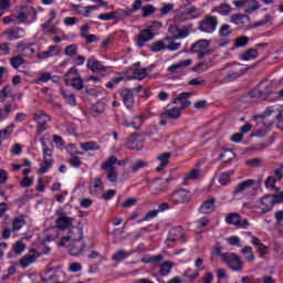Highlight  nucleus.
Returning a JSON list of instances; mask_svg holds the SVG:
<instances>
[{
    "label": "nucleus",
    "mask_w": 283,
    "mask_h": 283,
    "mask_svg": "<svg viewBox=\"0 0 283 283\" xmlns=\"http://www.w3.org/2000/svg\"><path fill=\"white\" fill-rule=\"evenodd\" d=\"M283 105L276 104L268 106L263 114L254 115L253 119L263 127H272L276 123L277 129H283Z\"/></svg>",
    "instance_id": "obj_1"
},
{
    "label": "nucleus",
    "mask_w": 283,
    "mask_h": 283,
    "mask_svg": "<svg viewBox=\"0 0 283 283\" xmlns=\"http://www.w3.org/2000/svg\"><path fill=\"white\" fill-rule=\"evenodd\" d=\"M56 213L60 217L55 221V227L48 230V240H56L59 238V230L72 233V229H74V218L66 217L63 211H57Z\"/></svg>",
    "instance_id": "obj_2"
},
{
    "label": "nucleus",
    "mask_w": 283,
    "mask_h": 283,
    "mask_svg": "<svg viewBox=\"0 0 283 283\" xmlns=\"http://www.w3.org/2000/svg\"><path fill=\"white\" fill-rule=\"evenodd\" d=\"M8 96H10V85H6L0 90V103L4 105L3 108H0V120H6L12 112L19 109V105L6 101Z\"/></svg>",
    "instance_id": "obj_3"
},
{
    "label": "nucleus",
    "mask_w": 283,
    "mask_h": 283,
    "mask_svg": "<svg viewBox=\"0 0 283 283\" xmlns=\"http://www.w3.org/2000/svg\"><path fill=\"white\" fill-rule=\"evenodd\" d=\"M271 82L269 80L262 81L255 88L249 92L250 98H260L261 101H269L271 103Z\"/></svg>",
    "instance_id": "obj_4"
},
{
    "label": "nucleus",
    "mask_w": 283,
    "mask_h": 283,
    "mask_svg": "<svg viewBox=\"0 0 283 283\" xmlns=\"http://www.w3.org/2000/svg\"><path fill=\"white\" fill-rule=\"evenodd\" d=\"M168 201L170 205H189L191 192L184 188H177L169 195Z\"/></svg>",
    "instance_id": "obj_5"
},
{
    "label": "nucleus",
    "mask_w": 283,
    "mask_h": 283,
    "mask_svg": "<svg viewBox=\"0 0 283 283\" xmlns=\"http://www.w3.org/2000/svg\"><path fill=\"white\" fill-rule=\"evenodd\" d=\"M222 262L228 266V269L237 273H240L244 269L242 259L233 252H226V254H223Z\"/></svg>",
    "instance_id": "obj_6"
},
{
    "label": "nucleus",
    "mask_w": 283,
    "mask_h": 283,
    "mask_svg": "<svg viewBox=\"0 0 283 283\" xmlns=\"http://www.w3.org/2000/svg\"><path fill=\"white\" fill-rule=\"evenodd\" d=\"M198 30L205 34H213L218 30V18L216 15H206L198 23Z\"/></svg>",
    "instance_id": "obj_7"
},
{
    "label": "nucleus",
    "mask_w": 283,
    "mask_h": 283,
    "mask_svg": "<svg viewBox=\"0 0 283 283\" xmlns=\"http://www.w3.org/2000/svg\"><path fill=\"white\" fill-rule=\"evenodd\" d=\"M116 156H111L106 161L102 163L101 169L106 171V177L109 182H116L118 180V170H116Z\"/></svg>",
    "instance_id": "obj_8"
},
{
    "label": "nucleus",
    "mask_w": 283,
    "mask_h": 283,
    "mask_svg": "<svg viewBox=\"0 0 283 283\" xmlns=\"http://www.w3.org/2000/svg\"><path fill=\"white\" fill-rule=\"evenodd\" d=\"M200 10L191 3H187L179 8L178 18L181 21H189L191 19H198L200 17Z\"/></svg>",
    "instance_id": "obj_9"
},
{
    "label": "nucleus",
    "mask_w": 283,
    "mask_h": 283,
    "mask_svg": "<svg viewBox=\"0 0 283 283\" xmlns=\"http://www.w3.org/2000/svg\"><path fill=\"white\" fill-rule=\"evenodd\" d=\"M155 36L156 33H154L151 29H144L135 36V45H137V48H145L146 43L154 41Z\"/></svg>",
    "instance_id": "obj_10"
},
{
    "label": "nucleus",
    "mask_w": 283,
    "mask_h": 283,
    "mask_svg": "<svg viewBox=\"0 0 283 283\" xmlns=\"http://www.w3.org/2000/svg\"><path fill=\"white\" fill-rule=\"evenodd\" d=\"M85 252V242H83V231H80V238L73 239L72 243L69 245V253L73 258L81 255Z\"/></svg>",
    "instance_id": "obj_11"
},
{
    "label": "nucleus",
    "mask_w": 283,
    "mask_h": 283,
    "mask_svg": "<svg viewBox=\"0 0 283 283\" xmlns=\"http://www.w3.org/2000/svg\"><path fill=\"white\" fill-rule=\"evenodd\" d=\"M227 224H232L233 227H238L239 229H248L249 228V220L242 219V216L237 212H231L226 218Z\"/></svg>",
    "instance_id": "obj_12"
},
{
    "label": "nucleus",
    "mask_w": 283,
    "mask_h": 283,
    "mask_svg": "<svg viewBox=\"0 0 283 283\" xmlns=\"http://www.w3.org/2000/svg\"><path fill=\"white\" fill-rule=\"evenodd\" d=\"M191 52L197 54L198 59H205L209 54V41L199 40L191 46Z\"/></svg>",
    "instance_id": "obj_13"
},
{
    "label": "nucleus",
    "mask_w": 283,
    "mask_h": 283,
    "mask_svg": "<svg viewBox=\"0 0 283 283\" xmlns=\"http://www.w3.org/2000/svg\"><path fill=\"white\" fill-rule=\"evenodd\" d=\"M119 96L127 109L134 108V91L132 88H120Z\"/></svg>",
    "instance_id": "obj_14"
},
{
    "label": "nucleus",
    "mask_w": 283,
    "mask_h": 283,
    "mask_svg": "<svg viewBox=\"0 0 283 283\" xmlns=\"http://www.w3.org/2000/svg\"><path fill=\"white\" fill-rule=\"evenodd\" d=\"M191 97V93L189 92H184L180 93L174 101H172V105H179L178 108L180 109V112H182V109H187V107H191V102H189V98Z\"/></svg>",
    "instance_id": "obj_15"
},
{
    "label": "nucleus",
    "mask_w": 283,
    "mask_h": 283,
    "mask_svg": "<svg viewBox=\"0 0 283 283\" xmlns=\"http://www.w3.org/2000/svg\"><path fill=\"white\" fill-rule=\"evenodd\" d=\"M230 21L243 30H249L251 28V21L247 14H232Z\"/></svg>",
    "instance_id": "obj_16"
},
{
    "label": "nucleus",
    "mask_w": 283,
    "mask_h": 283,
    "mask_svg": "<svg viewBox=\"0 0 283 283\" xmlns=\"http://www.w3.org/2000/svg\"><path fill=\"white\" fill-rule=\"evenodd\" d=\"M70 8H72V10L76 12V14H80L81 17H85V18L90 17V14L94 12V10H98V6L83 7L82 4H74V3H71Z\"/></svg>",
    "instance_id": "obj_17"
},
{
    "label": "nucleus",
    "mask_w": 283,
    "mask_h": 283,
    "mask_svg": "<svg viewBox=\"0 0 283 283\" xmlns=\"http://www.w3.org/2000/svg\"><path fill=\"white\" fill-rule=\"evenodd\" d=\"M33 120H35V123L39 125L41 132H45V124L50 123V120H52V117L45 114L44 111H36L33 114Z\"/></svg>",
    "instance_id": "obj_18"
},
{
    "label": "nucleus",
    "mask_w": 283,
    "mask_h": 283,
    "mask_svg": "<svg viewBox=\"0 0 283 283\" xmlns=\"http://www.w3.org/2000/svg\"><path fill=\"white\" fill-rule=\"evenodd\" d=\"M275 207V199L271 195H265L261 198L260 209L263 214L269 213Z\"/></svg>",
    "instance_id": "obj_19"
},
{
    "label": "nucleus",
    "mask_w": 283,
    "mask_h": 283,
    "mask_svg": "<svg viewBox=\"0 0 283 283\" xmlns=\"http://www.w3.org/2000/svg\"><path fill=\"white\" fill-rule=\"evenodd\" d=\"M138 133H134L132 136L127 138L126 147L128 149H135L136 151H140L143 149V140L139 139Z\"/></svg>",
    "instance_id": "obj_20"
},
{
    "label": "nucleus",
    "mask_w": 283,
    "mask_h": 283,
    "mask_svg": "<svg viewBox=\"0 0 283 283\" xmlns=\"http://www.w3.org/2000/svg\"><path fill=\"white\" fill-rule=\"evenodd\" d=\"M36 258H39V252L36 250L31 249L29 254H25L21 260H20V265L22 269H28L31 264H34L36 262Z\"/></svg>",
    "instance_id": "obj_21"
},
{
    "label": "nucleus",
    "mask_w": 283,
    "mask_h": 283,
    "mask_svg": "<svg viewBox=\"0 0 283 283\" xmlns=\"http://www.w3.org/2000/svg\"><path fill=\"white\" fill-rule=\"evenodd\" d=\"M182 115V111L178 106L167 108L160 114V118H168V120H178Z\"/></svg>",
    "instance_id": "obj_22"
},
{
    "label": "nucleus",
    "mask_w": 283,
    "mask_h": 283,
    "mask_svg": "<svg viewBox=\"0 0 283 283\" xmlns=\"http://www.w3.org/2000/svg\"><path fill=\"white\" fill-rule=\"evenodd\" d=\"M216 211V198L210 197L199 207V213H213Z\"/></svg>",
    "instance_id": "obj_23"
},
{
    "label": "nucleus",
    "mask_w": 283,
    "mask_h": 283,
    "mask_svg": "<svg viewBox=\"0 0 283 283\" xmlns=\"http://www.w3.org/2000/svg\"><path fill=\"white\" fill-rule=\"evenodd\" d=\"M103 180L101 178H95L93 181L90 184V193L91 196H103Z\"/></svg>",
    "instance_id": "obj_24"
},
{
    "label": "nucleus",
    "mask_w": 283,
    "mask_h": 283,
    "mask_svg": "<svg viewBox=\"0 0 283 283\" xmlns=\"http://www.w3.org/2000/svg\"><path fill=\"white\" fill-rule=\"evenodd\" d=\"M167 240L168 242H177V240H180L181 242H186L185 232H182V227L172 228L169 231V235Z\"/></svg>",
    "instance_id": "obj_25"
},
{
    "label": "nucleus",
    "mask_w": 283,
    "mask_h": 283,
    "mask_svg": "<svg viewBox=\"0 0 283 283\" xmlns=\"http://www.w3.org/2000/svg\"><path fill=\"white\" fill-rule=\"evenodd\" d=\"M133 76L128 77L129 80L134 78L135 81H143L147 78V69L140 67V62L134 64Z\"/></svg>",
    "instance_id": "obj_26"
},
{
    "label": "nucleus",
    "mask_w": 283,
    "mask_h": 283,
    "mask_svg": "<svg viewBox=\"0 0 283 283\" xmlns=\"http://www.w3.org/2000/svg\"><path fill=\"white\" fill-rule=\"evenodd\" d=\"M28 224V221H25V214L17 216L12 219V227L11 231L12 233H17V231H21L22 228Z\"/></svg>",
    "instance_id": "obj_27"
},
{
    "label": "nucleus",
    "mask_w": 283,
    "mask_h": 283,
    "mask_svg": "<svg viewBox=\"0 0 283 283\" xmlns=\"http://www.w3.org/2000/svg\"><path fill=\"white\" fill-rule=\"evenodd\" d=\"M86 67H87V70H91V72H105V70H106L105 65H103V62H101L94 57H90L87 60Z\"/></svg>",
    "instance_id": "obj_28"
},
{
    "label": "nucleus",
    "mask_w": 283,
    "mask_h": 283,
    "mask_svg": "<svg viewBox=\"0 0 283 283\" xmlns=\"http://www.w3.org/2000/svg\"><path fill=\"white\" fill-rule=\"evenodd\" d=\"M146 136H148L150 140H154V143H160V140H163V134L158 130V126H149L146 129Z\"/></svg>",
    "instance_id": "obj_29"
},
{
    "label": "nucleus",
    "mask_w": 283,
    "mask_h": 283,
    "mask_svg": "<svg viewBox=\"0 0 283 283\" xmlns=\"http://www.w3.org/2000/svg\"><path fill=\"white\" fill-rule=\"evenodd\" d=\"M191 63H193V61L191 59L179 61V62L170 65L168 67V72H170L171 74H176V72H178V70L189 67V65H191Z\"/></svg>",
    "instance_id": "obj_30"
},
{
    "label": "nucleus",
    "mask_w": 283,
    "mask_h": 283,
    "mask_svg": "<svg viewBox=\"0 0 283 283\" xmlns=\"http://www.w3.org/2000/svg\"><path fill=\"white\" fill-rule=\"evenodd\" d=\"M169 158H171V153H161L157 156V160H159V167L156 168V171L160 172L163 169L169 165Z\"/></svg>",
    "instance_id": "obj_31"
},
{
    "label": "nucleus",
    "mask_w": 283,
    "mask_h": 283,
    "mask_svg": "<svg viewBox=\"0 0 283 283\" xmlns=\"http://www.w3.org/2000/svg\"><path fill=\"white\" fill-rule=\"evenodd\" d=\"M231 10V4L223 2L220 6L212 8L211 12H217V14H221V17H229Z\"/></svg>",
    "instance_id": "obj_32"
},
{
    "label": "nucleus",
    "mask_w": 283,
    "mask_h": 283,
    "mask_svg": "<svg viewBox=\"0 0 283 283\" xmlns=\"http://www.w3.org/2000/svg\"><path fill=\"white\" fill-rule=\"evenodd\" d=\"M245 72H247V70H244V69H239V70L229 72L224 76V83H231L233 81H238V78H240V76H244Z\"/></svg>",
    "instance_id": "obj_33"
},
{
    "label": "nucleus",
    "mask_w": 283,
    "mask_h": 283,
    "mask_svg": "<svg viewBox=\"0 0 283 283\" xmlns=\"http://www.w3.org/2000/svg\"><path fill=\"white\" fill-rule=\"evenodd\" d=\"M254 185V179H248L245 181H242L234 188V193H244V191H248V189H251V187H253Z\"/></svg>",
    "instance_id": "obj_34"
},
{
    "label": "nucleus",
    "mask_w": 283,
    "mask_h": 283,
    "mask_svg": "<svg viewBox=\"0 0 283 283\" xmlns=\"http://www.w3.org/2000/svg\"><path fill=\"white\" fill-rule=\"evenodd\" d=\"M41 280L44 283H61V281H59L57 274H55V272L52 270L44 272V274L41 276Z\"/></svg>",
    "instance_id": "obj_35"
},
{
    "label": "nucleus",
    "mask_w": 283,
    "mask_h": 283,
    "mask_svg": "<svg viewBox=\"0 0 283 283\" xmlns=\"http://www.w3.org/2000/svg\"><path fill=\"white\" fill-rule=\"evenodd\" d=\"M260 8H262V6L260 4V2H258V0H247L243 10L244 12H247V14H251L255 12V10H260Z\"/></svg>",
    "instance_id": "obj_36"
},
{
    "label": "nucleus",
    "mask_w": 283,
    "mask_h": 283,
    "mask_svg": "<svg viewBox=\"0 0 283 283\" xmlns=\"http://www.w3.org/2000/svg\"><path fill=\"white\" fill-rule=\"evenodd\" d=\"M115 14V19H117L118 21H123V19H127V17H132V14H134V11H132V9L126 8V9H117L116 11H114Z\"/></svg>",
    "instance_id": "obj_37"
},
{
    "label": "nucleus",
    "mask_w": 283,
    "mask_h": 283,
    "mask_svg": "<svg viewBox=\"0 0 283 283\" xmlns=\"http://www.w3.org/2000/svg\"><path fill=\"white\" fill-rule=\"evenodd\" d=\"M239 59L241 61H251L253 59H258V49H250L248 51H244L239 55Z\"/></svg>",
    "instance_id": "obj_38"
},
{
    "label": "nucleus",
    "mask_w": 283,
    "mask_h": 283,
    "mask_svg": "<svg viewBox=\"0 0 283 283\" xmlns=\"http://www.w3.org/2000/svg\"><path fill=\"white\" fill-rule=\"evenodd\" d=\"M25 31L22 28L11 29L8 31L9 41H14L17 39H23Z\"/></svg>",
    "instance_id": "obj_39"
},
{
    "label": "nucleus",
    "mask_w": 283,
    "mask_h": 283,
    "mask_svg": "<svg viewBox=\"0 0 283 283\" xmlns=\"http://www.w3.org/2000/svg\"><path fill=\"white\" fill-rule=\"evenodd\" d=\"M80 147L83 149V151H98L101 149V146H98V144L95 142L81 143Z\"/></svg>",
    "instance_id": "obj_40"
},
{
    "label": "nucleus",
    "mask_w": 283,
    "mask_h": 283,
    "mask_svg": "<svg viewBox=\"0 0 283 283\" xmlns=\"http://www.w3.org/2000/svg\"><path fill=\"white\" fill-rule=\"evenodd\" d=\"M10 65L13 70H19L22 65H25V59L21 57V55L13 56L9 60Z\"/></svg>",
    "instance_id": "obj_41"
},
{
    "label": "nucleus",
    "mask_w": 283,
    "mask_h": 283,
    "mask_svg": "<svg viewBox=\"0 0 283 283\" xmlns=\"http://www.w3.org/2000/svg\"><path fill=\"white\" fill-rule=\"evenodd\" d=\"M61 94L63 98L66 101L67 105H71V107H76V95L74 93L61 91Z\"/></svg>",
    "instance_id": "obj_42"
},
{
    "label": "nucleus",
    "mask_w": 283,
    "mask_h": 283,
    "mask_svg": "<svg viewBox=\"0 0 283 283\" xmlns=\"http://www.w3.org/2000/svg\"><path fill=\"white\" fill-rule=\"evenodd\" d=\"M150 191L154 196H159V193H165V191H167V187L165 185H158L157 181H153L150 184Z\"/></svg>",
    "instance_id": "obj_43"
},
{
    "label": "nucleus",
    "mask_w": 283,
    "mask_h": 283,
    "mask_svg": "<svg viewBox=\"0 0 283 283\" xmlns=\"http://www.w3.org/2000/svg\"><path fill=\"white\" fill-rule=\"evenodd\" d=\"M105 112V104L97 102L96 104L92 105L91 107V114L92 116L98 117L101 114Z\"/></svg>",
    "instance_id": "obj_44"
},
{
    "label": "nucleus",
    "mask_w": 283,
    "mask_h": 283,
    "mask_svg": "<svg viewBox=\"0 0 283 283\" xmlns=\"http://www.w3.org/2000/svg\"><path fill=\"white\" fill-rule=\"evenodd\" d=\"M174 269V263L171 261H166L159 266V273L163 276L169 275Z\"/></svg>",
    "instance_id": "obj_45"
},
{
    "label": "nucleus",
    "mask_w": 283,
    "mask_h": 283,
    "mask_svg": "<svg viewBox=\"0 0 283 283\" xmlns=\"http://www.w3.org/2000/svg\"><path fill=\"white\" fill-rule=\"evenodd\" d=\"M146 167H149V161L137 160L133 164L130 169H132L133 174H138V171H140V169H146Z\"/></svg>",
    "instance_id": "obj_46"
},
{
    "label": "nucleus",
    "mask_w": 283,
    "mask_h": 283,
    "mask_svg": "<svg viewBox=\"0 0 283 283\" xmlns=\"http://www.w3.org/2000/svg\"><path fill=\"white\" fill-rule=\"evenodd\" d=\"M182 276H184V277H187V279L190 281V283H193V282H196V280H198V277H200V272H198V271H195V272H193V270L187 269V270L182 273Z\"/></svg>",
    "instance_id": "obj_47"
},
{
    "label": "nucleus",
    "mask_w": 283,
    "mask_h": 283,
    "mask_svg": "<svg viewBox=\"0 0 283 283\" xmlns=\"http://www.w3.org/2000/svg\"><path fill=\"white\" fill-rule=\"evenodd\" d=\"M165 256L163 254H157L154 256L142 259L143 264H158V262H163Z\"/></svg>",
    "instance_id": "obj_48"
},
{
    "label": "nucleus",
    "mask_w": 283,
    "mask_h": 283,
    "mask_svg": "<svg viewBox=\"0 0 283 283\" xmlns=\"http://www.w3.org/2000/svg\"><path fill=\"white\" fill-rule=\"evenodd\" d=\"M156 13V7L154 4H147L142 8V18L147 19V17H151V14Z\"/></svg>",
    "instance_id": "obj_49"
},
{
    "label": "nucleus",
    "mask_w": 283,
    "mask_h": 283,
    "mask_svg": "<svg viewBox=\"0 0 283 283\" xmlns=\"http://www.w3.org/2000/svg\"><path fill=\"white\" fill-rule=\"evenodd\" d=\"M241 253L245 255L248 262H253L255 260V255L253 254V248H251L250 245L243 247Z\"/></svg>",
    "instance_id": "obj_50"
},
{
    "label": "nucleus",
    "mask_w": 283,
    "mask_h": 283,
    "mask_svg": "<svg viewBox=\"0 0 283 283\" xmlns=\"http://www.w3.org/2000/svg\"><path fill=\"white\" fill-rule=\"evenodd\" d=\"M125 258H129V253H127L125 250H118L112 255V260L114 262H123Z\"/></svg>",
    "instance_id": "obj_51"
},
{
    "label": "nucleus",
    "mask_w": 283,
    "mask_h": 283,
    "mask_svg": "<svg viewBox=\"0 0 283 283\" xmlns=\"http://www.w3.org/2000/svg\"><path fill=\"white\" fill-rule=\"evenodd\" d=\"M52 163H54L52 158H44V163L41 164L38 174L40 175L48 174L50 167H52Z\"/></svg>",
    "instance_id": "obj_52"
},
{
    "label": "nucleus",
    "mask_w": 283,
    "mask_h": 283,
    "mask_svg": "<svg viewBox=\"0 0 283 283\" xmlns=\"http://www.w3.org/2000/svg\"><path fill=\"white\" fill-rule=\"evenodd\" d=\"M163 50H167V45L163 40H159L150 45V52H163Z\"/></svg>",
    "instance_id": "obj_53"
},
{
    "label": "nucleus",
    "mask_w": 283,
    "mask_h": 283,
    "mask_svg": "<svg viewBox=\"0 0 283 283\" xmlns=\"http://www.w3.org/2000/svg\"><path fill=\"white\" fill-rule=\"evenodd\" d=\"M12 251L15 253V255H21V253L25 251V243H23V241H17L12 245Z\"/></svg>",
    "instance_id": "obj_54"
},
{
    "label": "nucleus",
    "mask_w": 283,
    "mask_h": 283,
    "mask_svg": "<svg viewBox=\"0 0 283 283\" xmlns=\"http://www.w3.org/2000/svg\"><path fill=\"white\" fill-rule=\"evenodd\" d=\"M200 169H192L190 172L186 174L184 180H198L200 178Z\"/></svg>",
    "instance_id": "obj_55"
},
{
    "label": "nucleus",
    "mask_w": 283,
    "mask_h": 283,
    "mask_svg": "<svg viewBox=\"0 0 283 283\" xmlns=\"http://www.w3.org/2000/svg\"><path fill=\"white\" fill-rule=\"evenodd\" d=\"M77 52H78V45L76 44L67 45L64 50V54L66 56H76Z\"/></svg>",
    "instance_id": "obj_56"
},
{
    "label": "nucleus",
    "mask_w": 283,
    "mask_h": 283,
    "mask_svg": "<svg viewBox=\"0 0 283 283\" xmlns=\"http://www.w3.org/2000/svg\"><path fill=\"white\" fill-rule=\"evenodd\" d=\"M219 184H221L223 187H227L231 182V174L229 172H222L219 175L218 179Z\"/></svg>",
    "instance_id": "obj_57"
},
{
    "label": "nucleus",
    "mask_w": 283,
    "mask_h": 283,
    "mask_svg": "<svg viewBox=\"0 0 283 283\" xmlns=\"http://www.w3.org/2000/svg\"><path fill=\"white\" fill-rule=\"evenodd\" d=\"M168 33L170 34V39H172V40L179 39L180 27H178V25H170L168 28Z\"/></svg>",
    "instance_id": "obj_58"
},
{
    "label": "nucleus",
    "mask_w": 283,
    "mask_h": 283,
    "mask_svg": "<svg viewBox=\"0 0 283 283\" xmlns=\"http://www.w3.org/2000/svg\"><path fill=\"white\" fill-rule=\"evenodd\" d=\"M48 81H52V74H50V72L41 73L39 77L35 78L36 85H39V83H48Z\"/></svg>",
    "instance_id": "obj_59"
},
{
    "label": "nucleus",
    "mask_w": 283,
    "mask_h": 283,
    "mask_svg": "<svg viewBox=\"0 0 283 283\" xmlns=\"http://www.w3.org/2000/svg\"><path fill=\"white\" fill-rule=\"evenodd\" d=\"M71 85L72 87H74V90H77L78 92H81V90H83V87H85L84 82L81 77H75L71 81Z\"/></svg>",
    "instance_id": "obj_60"
},
{
    "label": "nucleus",
    "mask_w": 283,
    "mask_h": 283,
    "mask_svg": "<svg viewBox=\"0 0 283 283\" xmlns=\"http://www.w3.org/2000/svg\"><path fill=\"white\" fill-rule=\"evenodd\" d=\"M245 45H249V38L247 35L240 36L234 41L235 48H245Z\"/></svg>",
    "instance_id": "obj_61"
},
{
    "label": "nucleus",
    "mask_w": 283,
    "mask_h": 283,
    "mask_svg": "<svg viewBox=\"0 0 283 283\" xmlns=\"http://www.w3.org/2000/svg\"><path fill=\"white\" fill-rule=\"evenodd\" d=\"M40 143L42 145L43 158L52 156V148L48 147V144H45V139L41 138Z\"/></svg>",
    "instance_id": "obj_62"
},
{
    "label": "nucleus",
    "mask_w": 283,
    "mask_h": 283,
    "mask_svg": "<svg viewBox=\"0 0 283 283\" xmlns=\"http://www.w3.org/2000/svg\"><path fill=\"white\" fill-rule=\"evenodd\" d=\"M275 182H280L274 176H269L265 180L266 189H275Z\"/></svg>",
    "instance_id": "obj_63"
},
{
    "label": "nucleus",
    "mask_w": 283,
    "mask_h": 283,
    "mask_svg": "<svg viewBox=\"0 0 283 283\" xmlns=\"http://www.w3.org/2000/svg\"><path fill=\"white\" fill-rule=\"evenodd\" d=\"M219 34L220 36H229L231 34V25L229 24H223L219 29Z\"/></svg>",
    "instance_id": "obj_64"
}]
</instances>
